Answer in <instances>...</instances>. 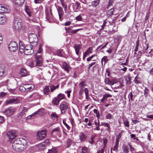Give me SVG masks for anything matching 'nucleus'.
I'll use <instances>...</instances> for the list:
<instances>
[{
  "label": "nucleus",
  "mask_w": 153,
  "mask_h": 153,
  "mask_svg": "<svg viewBox=\"0 0 153 153\" xmlns=\"http://www.w3.org/2000/svg\"><path fill=\"white\" fill-rule=\"evenodd\" d=\"M28 40L30 44H33L34 45H36L37 44L38 39L36 36L33 33H30L28 35Z\"/></svg>",
  "instance_id": "4"
},
{
  "label": "nucleus",
  "mask_w": 153,
  "mask_h": 153,
  "mask_svg": "<svg viewBox=\"0 0 153 153\" xmlns=\"http://www.w3.org/2000/svg\"><path fill=\"white\" fill-rule=\"evenodd\" d=\"M82 152L81 153H88V150L87 148L86 147L83 148L82 149Z\"/></svg>",
  "instance_id": "50"
},
{
  "label": "nucleus",
  "mask_w": 153,
  "mask_h": 153,
  "mask_svg": "<svg viewBox=\"0 0 153 153\" xmlns=\"http://www.w3.org/2000/svg\"><path fill=\"white\" fill-rule=\"evenodd\" d=\"M27 15L29 16H32L33 13L30 10H25Z\"/></svg>",
  "instance_id": "44"
},
{
  "label": "nucleus",
  "mask_w": 153,
  "mask_h": 153,
  "mask_svg": "<svg viewBox=\"0 0 153 153\" xmlns=\"http://www.w3.org/2000/svg\"><path fill=\"white\" fill-rule=\"evenodd\" d=\"M99 2L100 1L99 0H97L92 1L91 4L93 6H97L98 5Z\"/></svg>",
  "instance_id": "37"
},
{
  "label": "nucleus",
  "mask_w": 153,
  "mask_h": 153,
  "mask_svg": "<svg viewBox=\"0 0 153 153\" xmlns=\"http://www.w3.org/2000/svg\"><path fill=\"white\" fill-rule=\"evenodd\" d=\"M5 119L4 117L0 115V123H2L4 121Z\"/></svg>",
  "instance_id": "55"
},
{
  "label": "nucleus",
  "mask_w": 153,
  "mask_h": 153,
  "mask_svg": "<svg viewBox=\"0 0 153 153\" xmlns=\"http://www.w3.org/2000/svg\"><path fill=\"white\" fill-rule=\"evenodd\" d=\"M63 124L66 127L67 129L68 130H69L70 127L64 121V120H63Z\"/></svg>",
  "instance_id": "64"
},
{
  "label": "nucleus",
  "mask_w": 153,
  "mask_h": 153,
  "mask_svg": "<svg viewBox=\"0 0 153 153\" xmlns=\"http://www.w3.org/2000/svg\"><path fill=\"white\" fill-rule=\"evenodd\" d=\"M22 27L21 20L19 18H15L13 20L12 26L13 31L16 33L19 32L21 30Z\"/></svg>",
  "instance_id": "3"
},
{
  "label": "nucleus",
  "mask_w": 153,
  "mask_h": 153,
  "mask_svg": "<svg viewBox=\"0 0 153 153\" xmlns=\"http://www.w3.org/2000/svg\"><path fill=\"white\" fill-rule=\"evenodd\" d=\"M139 45V41L137 40L136 42V47L134 50V51L135 52H137V50L138 49Z\"/></svg>",
  "instance_id": "49"
},
{
  "label": "nucleus",
  "mask_w": 153,
  "mask_h": 153,
  "mask_svg": "<svg viewBox=\"0 0 153 153\" xmlns=\"http://www.w3.org/2000/svg\"><path fill=\"white\" fill-rule=\"evenodd\" d=\"M51 117L54 119H57L58 116L56 113H53L51 115Z\"/></svg>",
  "instance_id": "52"
},
{
  "label": "nucleus",
  "mask_w": 153,
  "mask_h": 153,
  "mask_svg": "<svg viewBox=\"0 0 153 153\" xmlns=\"http://www.w3.org/2000/svg\"><path fill=\"white\" fill-rule=\"evenodd\" d=\"M5 68L4 65H0V77H1L4 73Z\"/></svg>",
  "instance_id": "23"
},
{
  "label": "nucleus",
  "mask_w": 153,
  "mask_h": 153,
  "mask_svg": "<svg viewBox=\"0 0 153 153\" xmlns=\"http://www.w3.org/2000/svg\"><path fill=\"white\" fill-rule=\"evenodd\" d=\"M25 85V88L27 91H28L32 90L34 87L33 85L32 84H26Z\"/></svg>",
  "instance_id": "17"
},
{
  "label": "nucleus",
  "mask_w": 153,
  "mask_h": 153,
  "mask_svg": "<svg viewBox=\"0 0 153 153\" xmlns=\"http://www.w3.org/2000/svg\"><path fill=\"white\" fill-rule=\"evenodd\" d=\"M59 102L60 101L57 96L54 97L52 100V103L54 105H59Z\"/></svg>",
  "instance_id": "21"
},
{
  "label": "nucleus",
  "mask_w": 153,
  "mask_h": 153,
  "mask_svg": "<svg viewBox=\"0 0 153 153\" xmlns=\"http://www.w3.org/2000/svg\"><path fill=\"white\" fill-rule=\"evenodd\" d=\"M15 111V109L13 107H10L5 109L3 113L7 116H10L13 115Z\"/></svg>",
  "instance_id": "8"
},
{
  "label": "nucleus",
  "mask_w": 153,
  "mask_h": 153,
  "mask_svg": "<svg viewBox=\"0 0 153 153\" xmlns=\"http://www.w3.org/2000/svg\"><path fill=\"white\" fill-rule=\"evenodd\" d=\"M62 66L63 68L68 72L70 68V66L68 65L66 62H63L62 64Z\"/></svg>",
  "instance_id": "24"
},
{
  "label": "nucleus",
  "mask_w": 153,
  "mask_h": 153,
  "mask_svg": "<svg viewBox=\"0 0 153 153\" xmlns=\"http://www.w3.org/2000/svg\"><path fill=\"white\" fill-rule=\"evenodd\" d=\"M6 93L2 92L0 93V98H2L3 97L6 95Z\"/></svg>",
  "instance_id": "61"
},
{
  "label": "nucleus",
  "mask_w": 153,
  "mask_h": 153,
  "mask_svg": "<svg viewBox=\"0 0 153 153\" xmlns=\"http://www.w3.org/2000/svg\"><path fill=\"white\" fill-rule=\"evenodd\" d=\"M149 90L147 88H145L144 91V94L145 95L146 97L148 96L149 94Z\"/></svg>",
  "instance_id": "48"
},
{
  "label": "nucleus",
  "mask_w": 153,
  "mask_h": 153,
  "mask_svg": "<svg viewBox=\"0 0 153 153\" xmlns=\"http://www.w3.org/2000/svg\"><path fill=\"white\" fill-rule=\"evenodd\" d=\"M112 96L111 94L106 93L103 95V98L100 100L101 102H103L106 100L108 97H111Z\"/></svg>",
  "instance_id": "16"
},
{
  "label": "nucleus",
  "mask_w": 153,
  "mask_h": 153,
  "mask_svg": "<svg viewBox=\"0 0 153 153\" xmlns=\"http://www.w3.org/2000/svg\"><path fill=\"white\" fill-rule=\"evenodd\" d=\"M119 143V140L118 139H116V144L114 146L113 149H112V150H113V151H116L117 150L118 147Z\"/></svg>",
  "instance_id": "25"
},
{
  "label": "nucleus",
  "mask_w": 153,
  "mask_h": 153,
  "mask_svg": "<svg viewBox=\"0 0 153 153\" xmlns=\"http://www.w3.org/2000/svg\"><path fill=\"white\" fill-rule=\"evenodd\" d=\"M108 60L107 56H104L101 59V62L102 65L103 64V61H104V65H105L107 62Z\"/></svg>",
  "instance_id": "31"
},
{
  "label": "nucleus",
  "mask_w": 153,
  "mask_h": 153,
  "mask_svg": "<svg viewBox=\"0 0 153 153\" xmlns=\"http://www.w3.org/2000/svg\"><path fill=\"white\" fill-rule=\"evenodd\" d=\"M128 97L129 100H131V101H133V100L134 99H133V95L132 92H131L129 93L128 94Z\"/></svg>",
  "instance_id": "47"
},
{
  "label": "nucleus",
  "mask_w": 153,
  "mask_h": 153,
  "mask_svg": "<svg viewBox=\"0 0 153 153\" xmlns=\"http://www.w3.org/2000/svg\"><path fill=\"white\" fill-rule=\"evenodd\" d=\"M45 143H48V140H46L44 141L41 143L40 145V146L42 148L46 147L47 145L45 144Z\"/></svg>",
  "instance_id": "36"
},
{
  "label": "nucleus",
  "mask_w": 153,
  "mask_h": 153,
  "mask_svg": "<svg viewBox=\"0 0 153 153\" xmlns=\"http://www.w3.org/2000/svg\"><path fill=\"white\" fill-rule=\"evenodd\" d=\"M8 48L11 52H14L18 49L17 44L15 42H11L8 45Z\"/></svg>",
  "instance_id": "9"
},
{
  "label": "nucleus",
  "mask_w": 153,
  "mask_h": 153,
  "mask_svg": "<svg viewBox=\"0 0 153 153\" xmlns=\"http://www.w3.org/2000/svg\"><path fill=\"white\" fill-rule=\"evenodd\" d=\"M137 76L135 78L134 80V82L135 84H137L139 83H140V81L139 80L137 79Z\"/></svg>",
  "instance_id": "56"
},
{
  "label": "nucleus",
  "mask_w": 153,
  "mask_h": 153,
  "mask_svg": "<svg viewBox=\"0 0 153 153\" xmlns=\"http://www.w3.org/2000/svg\"><path fill=\"white\" fill-rule=\"evenodd\" d=\"M27 72L26 70L24 68H22L20 71V74L22 76H26L27 74Z\"/></svg>",
  "instance_id": "18"
},
{
  "label": "nucleus",
  "mask_w": 153,
  "mask_h": 153,
  "mask_svg": "<svg viewBox=\"0 0 153 153\" xmlns=\"http://www.w3.org/2000/svg\"><path fill=\"white\" fill-rule=\"evenodd\" d=\"M85 82H82L79 84V87L80 89H83L84 87L85 86Z\"/></svg>",
  "instance_id": "42"
},
{
  "label": "nucleus",
  "mask_w": 153,
  "mask_h": 153,
  "mask_svg": "<svg viewBox=\"0 0 153 153\" xmlns=\"http://www.w3.org/2000/svg\"><path fill=\"white\" fill-rule=\"evenodd\" d=\"M36 66H41L42 65V57L39 55H36Z\"/></svg>",
  "instance_id": "10"
},
{
  "label": "nucleus",
  "mask_w": 153,
  "mask_h": 153,
  "mask_svg": "<svg viewBox=\"0 0 153 153\" xmlns=\"http://www.w3.org/2000/svg\"><path fill=\"white\" fill-rule=\"evenodd\" d=\"M47 153H57V151L55 148H52L49 150Z\"/></svg>",
  "instance_id": "39"
},
{
  "label": "nucleus",
  "mask_w": 153,
  "mask_h": 153,
  "mask_svg": "<svg viewBox=\"0 0 153 153\" xmlns=\"http://www.w3.org/2000/svg\"><path fill=\"white\" fill-rule=\"evenodd\" d=\"M72 142V140H71L70 139H67V147H68L70 146Z\"/></svg>",
  "instance_id": "51"
},
{
  "label": "nucleus",
  "mask_w": 153,
  "mask_h": 153,
  "mask_svg": "<svg viewBox=\"0 0 153 153\" xmlns=\"http://www.w3.org/2000/svg\"><path fill=\"white\" fill-rule=\"evenodd\" d=\"M92 137L89 140V142L91 144H92L94 142V136H91Z\"/></svg>",
  "instance_id": "58"
},
{
  "label": "nucleus",
  "mask_w": 153,
  "mask_h": 153,
  "mask_svg": "<svg viewBox=\"0 0 153 153\" xmlns=\"http://www.w3.org/2000/svg\"><path fill=\"white\" fill-rule=\"evenodd\" d=\"M114 0H109L107 6V9H110V10H114L112 7V4Z\"/></svg>",
  "instance_id": "19"
},
{
  "label": "nucleus",
  "mask_w": 153,
  "mask_h": 153,
  "mask_svg": "<svg viewBox=\"0 0 153 153\" xmlns=\"http://www.w3.org/2000/svg\"><path fill=\"white\" fill-rule=\"evenodd\" d=\"M27 108L26 107H24L23 110L21 111L19 114V116L21 117L24 116L25 115V113L27 112Z\"/></svg>",
  "instance_id": "27"
},
{
  "label": "nucleus",
  "mask_w": 153,
  "mask_h": 153,
  "mask_svg": "<svg viewBox=\"0 0 153 153\" xmlns=\"http://www.w3.org/2000/svg\"><path fill=\"white\" fill-rule=\"evenodd\" d=\"M123 123L125 126L127 127H129L130 125L129 124V122L127 119L123 120Z\"/></svg>",
  "instance_id": "38"
},
{
  "label": "nucleus",
  "mask_w": 153,
  "mask_h": 153,
  "mask_svg": "<svg viewBox=\"0 0 153 153\" xmlns=\"http://www.w3.org/2000/svg\"><path fill=\"white\" fill-rule=\"evenodd\" d=\"M60 2H61L62 6L63 7V8L64 9H67V5L65 4V2L64 0H60Z\"/></svg>",
  "instance_id": "34"
},
{
  "label": "nucleus",
  "mask_w": 153,
  "mask_h": 153,
  "mask_svg": "<svg viewBox=\"0 0 153 153\" xmlns=\"http://www.w3.org/2000/svg\"><path fill=\"white\" fill-rule=\"evenodd\" d=\"M6 135L9 138L12 139L16 137L17 134L16 131L11 130L7 132Z\"/></svg>",
  "instance_id": "12"
},
{
  "label": "nucleus",
  "mask_w": 153,
  "mask_h": 153,
  "mask_svg": "<svg viewBox=\"0 0 153 153\" xmlns=\"http://www.w3.org/2000/svg\"><path fill=\"white\" fill-rule=\"evenodd\" d=\"M19 90L20 91L24 92L25 91H26V90L25 88V85L23 86H21L19 87Z\"/></svg>",
  "instance_id": "45"
},
{
  "label": "nucleus",
  "mask_w": 153,
  "mask_h": 153,
  "mask_svg": "<svg viewBox=\"0 0 153 153\" xmlns=\"http://www.w3.org/2000/svg\"><path fill=\"white\" fill-rule=\"evenodd\" d=\"M47 131L45 129L41 130L38 131L36 134V138L41 140L45 138L46 136Z\"/></svg>",
  "instance_id": "5"
},
{
  "label": "nucleus",
  "mask_w": 153,
  "mask_h": 153,
  "mask_svg": "<svg viewBox=\"0 0 153 153\" xmlns=\"http://www.w3.org/2000/svg\"><path fill=\"white\" fill-rule=\"evenodd\" d=\"M80 5V4L78 2H76L73 5V6H74L75 7L74 8V9H75L76 10L78 9Z\"/></svg>",
  "instance_id": "46"
},
{
  "label": "nucleus",
  "mask_w": 153,
  "mask_h": 153,
  "mask_svg": "<svg viewBox=\"0 0 153 153\" xmlns=\"http://www.w3.org/2000/svg\"><path fill=\"white\" fill-rule=\"evenodd\" d=\"M55 54L58 56H62L61 51L60 50H57L55 53Z\"/></svg>",
  "instance_id": "53"
},
{
  "label": "nucleus",
  "mask_w": 153,
  "mask_h": 153,
  "mask_svg": "<svg viewBox=\"0 0 153 153\" xmlns=\"http://www.w3.org/2000/svg\"><path fill=\"white\" fill-rule=\"evenodd\" d=\"M74 48L75 50L76 54L79 55V51L81 48L80 46L79 45L75 44L74 45Z\"/></svg>",
  "instance_id": "22"
},
{
  "label": "nucleus",
  "mask_w": 153,
  "mask_h": 153,
  "mask_svg": "<svg viewBox=\"0 0 153 153\" xmlns=\"http://www.w3.org/2000/svg\"><path fill=\"white\" fill-rule=\"evenodd\" d=\"M19 51L21 53H24L27 55H30L34 52L32 45H27L25 46L22 42H20L19 43Z\"/></svg>",
  "instance_id": "1"
},
{
  "label": "nucleus",
  "mask_w": 153,
  "mask_h": 153,
  "mask_svg": "<svg viewBox=\"0 0 153 153\" xmlns=\"http://www.w3.org/2000/svg\"><path fill=\"white\" fill-rule=\"evenodd\" d=\"M123 150L125 153H128L129 148L128 146L126 145H124L123 146Z\"/></svg>",
  "instance_id": "29"
},
{
  "label": "nucleus",
  "mask_w": 153,
  "mask_h": 153,
  "mask_svg": "<svg viewBox=\"0 0 153 153\" xmlns=\"http://www.w3.org/2000/svg\"><path fill=\"white\" fill-rule=\"evenodd\" d=\"M85 92V95L87 96V95H88L89 91L88 89L87 88H85L84 90Z\"/></svg>",
  "instance_id": "63"
},
{
  "label": "nucleus",
  "mask_w": 153,
  "mask_h": 153,
  "mask_svg": "<svg viewBox=\"0 0 153 153\" xmlns=\"http://www.w3.org/2000/svg\"><path fill=\"white\" fill-rule=\"evenodd\" d=\"M76 19L77 20L79 21H81L82 19V18L81 16L80 15H79L76 18Z\"/></svg>",
  "instance_id": "62"
},
{
  "label": "nucleus",
  "mask_w": 153,
  "mask_h": 153,
  "mask_svg": "<svg viewBox=\"0 0 153 153\" xmlns=\"http://www.w3.org/2000/svg\"><path fill=\"white\" fill-rule=\"evenodd\" d=\"M101 124L103 126H104L105 127H107L108 130H110V125L108 123H101Z\"/></svg>",
  "instance_id": "41"
},
{
  "label": "nucleus",
  "mask_w": 153,
  "mask_h": 153,
  "mask_svg": "<svg viewBox=\"0 0 153 153\" xmlns=\"http://www.w3.org/2000/svg\"><path fill=\"white\" fill-rule=\"evenodd\" d=\"M46 18L47 19H51L52 18V14L51 10H46L45 11Z\"/></svg>",
  "instance_id": "15"
},
{
  "label": "nucleus",
  "mask_w": 153,
  "mask_h": 153,
  "mask_svg": "<svg viewBox=\"0 0 153 153\" xmlns=\"http://www.w3.org/2000/svg\"><path fill=\"white\" fill-rule=\"evenodd\" d=\"M106 13L108 15H111L112 14V12L111 11V10H108L106 12Z\"/></svg>",
  "instance_id": "59"
},
{
  "label": "nucleus",
  "mask_w": 153,
  "mask_h": 153,
  "mask_svg": "<svg viewBox=\"0 0 153 153\" xmlns=\"http://www.w3.org/2000/svg\"><path fill=\"white\" fill-rule=\"evenodd\" d=\"M19 100L18 98L16 97H12L7 100L6 104H17L19 102Z\"/></svg>",
  "instance_id": "11"
},
{
  "label": "nucleus",
  "mask_w": 153,
  "mask_h": 153,
  "mask_svg": "<svg viewBox=\"0 0 153 153\" xmlns=\"http://www.w3.org/2000/svg\"><path fill=\"white\" fill-rule=\"evenodd\" d=\"M71 90L70 89L68 90L65 91V93L67 94V96L68 98H69L70 96V93L71 92Z\"/></svg>",
  "instance_id": "57"
},
{
  "label": "nucleus",
  "mask_w": 153,
  "mask_h": 153,
  "mask_svg": "<svg viewBox=\"0 0 153 153\" xmlns=\"http://www.w3.org/2000/svg\"><path fill=\"white\" fill-rule=\"evenodd\" d=\"M59 86V85H57L56 86H55L53 85H51L50 88L51 89V91L53 92L54 90H55L56 88H58Z\"/></svg>",
  "instance_id": "33"
},
{
  "label": "nucleus",
  "mask_w": 153,
  "mask_h": 153,
  "mask_svg": "<svg viewBox=\"0 0 153 153\" xmlns=\"http://www.w3.org/2000/svg\"><path fill=\"white\" fill-rule=\"evenodd\" d=\"M59 19L60 21H62V17L64 14V12L63 10H58Z\"/></svg>",
  "instance_id": "32"
},
{
  "label": "nucleus",
  "mask_w": 153,
  "mask_h": 153,
  "mask_svg": "<svg viewBox=\"0 0 153 153\" xmlns=\"http://www.w3.org/2000/svg\"><path fill=\"white\" fill-rule=\"evenodd\" d=\"M0 12V25H4L6 22L7 19L6 16L2 13H6L9 12L6 10H1Z\"/></svg>",
  "instance_id": "6"
},
{
  "label": "nucleus",
  "mask_w": 153,
  "mask_h": 153,
  "mask_svg": "<svg viewBox=\"0 0 153 153\" xmlns=\"http://www.w3.org/2000/svg\"><path fill=\"white\" fill-rule=\"evenodd\" d=\"M105 82L107 84H110L111 83V81L108 78H106L105 79Z\"/></svg>",
  "instance_id": "54"
},
{
  "label": "nucleus",
  "mask_w": 153,
  "mask_h": 153,
  "mask_svg": "<svg viewBox=\"0 0 153 153\" xmlns=\"http://www.w3.org/2000/svg\"><path fill=\"white\" fill-rule=\"evenodd\" d=\"M41 98V96L37 93H34L30 95L28 97V99L30 101H35L39 100Z\"/></svg>",
  "instance_id": "7"
},
{
  "label": "nucleus",
  "mask_w": 153,
  "mask_h": 153,
  "mask_svg": "<svg viewBox=\"0 0 153 153\" xmlns=\"http://www.w3.org/2000/svg\"><path fill=\"white\" fill-rule=\"evenodd\" d=\"M112 116L111 114H108L105 117V118L107 119H110L112 118Z\"/></svg>",
  "instance_id": "60"
},
{
  "label": "nucleus",
  "mask_w": 153,
  "mask_h": 153,
  "mask_svg": "<svg viewBox=\"0 0 153 153\" xmlns=\"http://www.w3.org/2000/svg\"><path fill=\"white\" fill-rule=\"evenodd\" d=\"M79 137L80 140L82 141H85L86 138V136L82 132L80 133Z\"/></svg>",
  "instance_id": "26"
},
{
  "label": "nucleus",
  "mask_w": 153,
  "mask_h": 153,
  "mask_svg": "<svg viewBox=\"0 0 153 153\" xmlns=\"http://www.w3.org/2000/svg\"><path fill=\"white\" fill-rule=\"evenodd\" d=\"M22 140H25L22 138H17L15 140L12 144L13 149L16 151L19 152L23 150L24 145L22 143Z\"/></svg>",
  "instance_id": "2"
},
{
  "label": "nucleus",
  "mask_w": 153,
  "mask_h": 153,
  "mask_svg": "<svg viewBox=\"0 0 153 153\" xmlns=\"http://www.w3.org/2000/svg\"><path fill=\"white\" fill-rule=\"evenodd\" d=\"M10 8L7 4H0V10L4 9L6 10H10Z\"/></svg>",
  "instance_id": "20"
},
{
  "label": "nucleus",
  "mask_w": 153,
  "mask_h": 153,
  "mask_svg": "<svg viewBox=\"0 0 153 153\" xmlns=\"http://www.w3.org/2000/svg\"><path fill=\"white\" fill-rule=\"evenodd\" d=\"M85 53V54H87V55H88L89 53H92V48L91 47L89 48Z\"/></svg>",
  "instance_id": "43"
},
{
  "label": "nucleus",
  "mask_w": 153,
  "mask_h": 153,
  "mask_svg": "<svg viewBox=\"0 0 153 153\" xmlns=\"http://www.w3.org/2000/svg\"><path fill=\"white\" fill-rule=\"evenodd\" d=\"M45 143H48V140H46L44 141L41 143L40 145V146L42 148L46 147L47 145L45 144Z\"/></svg>",
  "instance_id": "35"
},
{
  "label": "nucleus",
  "mask_w": 153,
  "mask_h": 153,
  "mask_svg": "<svg viewBox=\"0 0 153 153\" xmlns=\"http://www.w3.org/2000/svg\"><path fill=\"white\" fill-rule=\"evenodd\" d=\"M49 92H50L49 87L46 86L44 90V93L45 94H48Z\"/></svg>",
  "instance_id": "30"
},
{
  "label": "nucleus",
  "mask_w": 153,
  "mask_h": 153,
  "mask_svg": "<svg viewBox=\"0 0 153 153\" xmlns=\"http://www.w3.org/2000/svg\"><path fill=\"white\" fill-rule=\"evenodd\" d=\"M68 104L65 102H62L60 105V108L61 111L65 110L68 108Z\"/></svg>",
  "instance_id": "14"
},
{
  "label": "nucleus",
  "mask_w": 153,
  "mask_h": 153,
  "mask_svg": "<svg viewBox=\"0 0 153 153\" xmlns=\"http://www.w3.org/2000/svg\"><path fill=\"white\" fill-rule=\"evenodd\" d=\"M25 0H13L15 7H19L21 6L24 2Z\"/></svg>",
  "instance_id": "13"
},
{
  "label": "nucleus",
  "mask_w": 153,
  "mask_h": 153,
  "mask_svg": "<svg viewBox=\"0 0 153 153\" xmlns=\"http://www.w3.org/2000/svg\"><path fill=\"white\" fill-rule=\"evenodd\" d=\"M57 96L60 101L64 99L65 98V95L62 93L59 94Z\"/></svg>",
  "instance_id": "28"
},
{
  "label": "nucleus",
  "mask_w": 153,
  "mask_h": 153,
  "mask_svg": "<svg viewBox=\"0 0 153 153\" xmlns=\"http://www.w3.org/2000/svg\"><path fill=\"white\" fill-rule=\"evenodd\" d=\"M42 51V48L41 47H39L38 50V52L36 53V55H37L39 56L40 57H42L41 53Z\"/></svg>",
  "instance_id": "40"
}]
</instances>
